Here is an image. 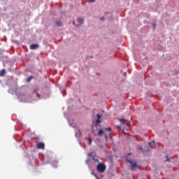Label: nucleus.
Wrapping results in <instances>:
<instances>
[{
  "mask_svg": "<svg viewBox=\"0 0 179 179\" xmlns=\"http://www.w3.org/2000/svg\"><path fill=\"white\" fill-rule=\"evenodd\" d=\"M5 75H6V70L3 69L0 71V76H5Z\"/></svg>",
  "mask_w": 179,
  "mask_h": 179,
  "instance_id": "obj_8",
  "label": "nucleus"
},
{
  "mask_svg": "<svg viewBox=\"0 0 179 179\" xmlns=\"http://www.w3.org/2000/svg\"><path fill=\"white\" fill-rule=\"evenodd\" d=\"M73 24H75V22H73Z\"/></svg>",
  "mask_w": 179,
  "mask_h": 179,
  "instance_id": "obj_25",
  "label": "nucleus"
},
{
  "mask_svg": "<svg viewBox=\"0 0 179 179\" xmlns=\"http://www.w3.org/2000/svg\"><path fill=\"white\" fill-rule=\"evenodd\" d=\"M152 26H153L154 29H156V23H153Z\"/></svg>",
  "mask_w": 179,
  "mask_h": 179,
  "instance_id": "obj_16",
  "label": "nucleus"
},
{
  "mask_svg": "<svg viewBox=\"0 0 179 179\" xmlns=\"http://www.w3.org/2000/svg\"><path fill=\"white\" fill-rule=\"evenodd\" d=\"M143 155H145V151H143Z\"/></svg>",
  "mask_w": 179,
  "mask_h": 179,
  "instance_id": "obj_24",
  "label": "nucleus"
},
{
  "mask_svg": "<svg viewBox=\"0 0 179 179\" xmlns=\"http://www.w3.org/2000/svg\"><path fill=\"white\" fill-rule=\"evenodd\" d=\"M101 20H104V18H103V17H101Z\"/></svg>",
  "mask_w": 179,
  "mask_h": 179,
  "instance_id": "obj_20",
  "label": "nucleus"
},
{
  "mask_svg": "<svg viewBox=\"0 0 179 179\" xmlns=\"http://www.w3.org/2000/svg\"><path fill=\"white\" fill-rule=\"evenodd\" d=\"M106 164L104 163H99L96 166V170L99 173H104L106 171Z\"/></svg>",
  "mask_w": 179,
  "mask_h": 179,
  "instance_id": "obj_3",
  "label": "nucleus"
},
{
  "mask_svg": "<svg viewBox=\"0 0 179 179\" xmlns=\"http://www.w3.org/2000/svg\"><path fill=\"white\" fill-rule=\"evenodd\" d=\"M128 163L131 164V171H135V170H138L139 169V165L136 164V161H134L132 159H127Z\"/></svg>",
  "mask_w": 179,
  "mask_h": 179,
  "instance_id": "obj_2",
  "label": "nucleus"
},
{
  "mask_svg": "<svg viewBox=\"0 0 179 179\" xmlns=\"http://www.w3.org/2000/svg\"><path fill=\"white\" fill-rule=\"evenodd\" d=\"M88 2L90 3H93L94 2H96V0H88Z\"/></svg>",
  "mask_w": 179,
  "mask_h": 179,
  "instance_id": "obj_13",
  "label": "nucleus"
},
{
  "mask_svg": "<svg viewBox=\"0 0 179 179\" xmlns=\"http://www.w3.org/2000/svg\"><path fill=\"white\" fill-rule=\"evenodd\" d=\"M96 117H97V119H96V122L98 124H100V122H101V115L100 114H96Z\"/></svg>",
  "mask_w": 179,
  "mask_h": 179,
  "instance_id": "obj_9",
  "label": "nucleus"
},
{
  "mask_svg": "<svg viewBox=\"0 0 179 179\" xmlns=\"http://www.w3.org/2000/svg\"><path fill=\"white\" fill-rule=\"evenodd\" d=\"M105 130L106 131H104L103 129H99L97 135L98 136H103V135H104L106 141H108V136L111 135V134H113V131H111V128H106Z\"/></svg>",
  "mask_w": 179,
  "mask_h": 179,
  "instance_id": "obj_1",
  "label": "nucleus"
},
{
  "mask_svg": "<svg viewBox=\"0 0 179 179\" xmlns=\"http://www.w3.org/2000/svg\"><path fill=\"white\" fill-rule=\"evenodd\" d=\"M37 149H44L45 148V145L44 143H38L36 145Z\"/></svg>",
  "mask_w": 179,
  "mask_h": 179,
  "instance_id": "obj_6",
  "label": "nucleus"
},
{
  "mask_svg": "<svg viewBox=\"0 0 179 179\" xmlns=\"http://www.w3.org/2000/svg\"><path fill=\"white\" fill-rule=\"evenodd\" d=\"M77 22H78V24L76 25V26H79V24H83V23H85V18L78 17L77 18Z\"/></svg>",
  "mask_w": 179,
  "mask_h": 179,
  "instance_id": "obj_5",
  "label": "nucleus"
},
{
  "mask_svg": "<svg viewBox=\"0 0 179 179\" xmlns=\"http://www.w3.org/2000/svg\"><path fill=\"white\" fill-rule=\"evenodd\" d=\"M94 177H95V178H96V179H100V178H99V176H97V175H96V174H94Z\"/></svg>",
  "mask_w": 179,
  "mask_h": 179,
  "instance_id": "obj_17",
  "label": "nucleus"
},
{
  "mask_svg": "<svg viewBox=\"0 0 179 179\" xmlns=\"http://www.w3.org/2000/svg\"><path fill=\"white\" fill-rule=\"evenodd\" d=\"M149 146L150 148H156V143H155V141H151L149 143Z\"/></svg>",
  "mask_w": 179,
  "mask_h": 179,
  "instance_id": "obj_10",
  "label": "nucleus"
},
{
  "mask_svg": "<svg viewBox=\"0 0 179 179\" xmlns=\"http://www.w3.org/2000/svg\"><path fill=\"white\" fill-rule=\"evenodd\" d=\"M120 122H122V124H124V125H127V127H129V121L127 120H125L124 118L119 119Z\"/></svg>",
  "mask_w": 179,
  "mask_h": 179,
  "instance_id": "obj_4",
  "label": "nucleus"
},
{
  "mask_svg": "<svg viewBox=\"0 0 179 179\" xmlns=\"http://www.w3.org/2000/svg\"><path fill=\"white\" fill-rule=\"evenodd\" d=\"M38 47V44L33 43L29 45L30 50H37Z\"/></svg>",
  "mask_w": 179,
  "mask_h": 179,
  "instance_id": "obj_7",
  "label": "nucleus"
},
{
  "mask_svg": "<svg viewBox=\"0 0 179 179\" xmlns=\"http://www.w3.org/2000/svg\"><path fill=\"white\" fill-rule=\"evenodd\" d=\"M56 24L57 26H61V22H59V21L56 22Z\"/></svg>",
  "mask_w": 179,
  "mask_h": 179,
  "instance_id": "obj_15",
  "label": "nucleus"
},
{
  "mask_svg": "<svg viewBox=\"0 0 179 179\" xmlns=\"http://www.w3.org/2000/svg\"><path fill=\"white\" fill-rule=\"evenodd\" d=\"M167 161H168V162H170V159H167Z\"/></svg>",
  "mask_w": 179,
  "mask_h": 179,
  "instance_id": "obj_23",
  "label": "nucleus"
},
{
  "mask_svg": "<svg viewBox=\"0 0 179 179\" xmlns=\"http://www.w3.org/2000/svg\"><path fill=\"white\" fill-rule=\"evenodd\" d=\"M33 93H34V94L37 93V90H34Z\"/></svg>",
  "mask_w": 179,
  "mask_h": 179,
  "instance_id": "obj_18",
  "label": "nucleus"
},
{
  "mask_svg": "<svg viewBox=\"0 0 179 179\" xmlns=\"http://www.w3.org/2000/svg\"><path fill=\"white\" fill-rule=\"evenodd\" d=\"M89 145H92V139L90 138H88Z\"/></svg>",
  "mask_w": 179,
  "mask_h": 179,
  "instance_id": "obj_14",
  "label": "nucleus"
},
{
  "mask_svg": "<svg viewBox=\"0 0 179 179\" xmlns=\"http://www.w3.org/2000/svg\"><path fill=\"white\" fill-rule=\"evenodd\" d=\"M0 83H1V80H0Z\"/></svg>",
  "mask_w": 179,
  "mask_h": 179,
  "instance_id": "obj_26",
  "label": "nucleus"
},
{
  "mask_svg": "<svg viewBox=\"0 0 179 179\" xmlns=\"http://www.w3.org/2000/svg\"><path fill=\"white\" fill-rule=\"evenodd\" d=\"M31 79H33V76L28 77L27 78V82L29 83V82L31 81Z\"/></svg>",
  "mask_w": 179,
  "mask_h": 179,
  "instance_id": "obj_12",
  "label": "nucleus"
},
{
  "mask_svg": "<svg viewBox=\"0 0 179 179\" xmlns=\"http://www.w3.org/2000/svg\"><path fill=\"white\" fill-rule=\"evenodd\" d=\"M92 159L96 162V163H99L100 160L98 158L92 157Z\"/></svg>",
  "mask_w": 179,
  "mask_h": 179,
  "instance_id": "obj_11",
  "label": "nucleus"
},
{
  "mask_svg": "<svg viewBox=\"0 0 179 179\" xmlns=\"http://www.w3.org/2000/svg\"><path fill=\"white\" fill-rule=\"evenodd\" d=\"M117 129H119V128H120V126H117Z\"/></svg>",
  "mask_w": 179,
  "mask_h": 179,
  "instance_id": "obj_21",
  "label": "nucleus"
},
{
  "mask_svg": "<svg viewBox=\"0 0 179 179\" xmlns=\"http://www.w3.org/2000/svg\"><path fill=\"white\" fill-rule=\"evenodd\" d=\"M88 156H92V154L89 153V154H88Z\"/></svg>",
  "mask_w": 179,
  "mask_h": 179,
  "instance_id": "obj_22",
  "label": "nucleus"
},
{
  "mask_svg": "<svg viewBox=\"0 0 179 179\" xmlns=\"http://www.w3.org/2000/svg\"><path fill=\"white\" fill-rule=\"evenodd\" d=\"M138 149H139L140 150H142V149H143V148L142 146H141L140 148H138Z\"/></svg>",
  "mask_w": 179,
  "mask_h": 179,
  "instance_id": "obj_19",
  "label": "nucleus"
}]
</instances>
